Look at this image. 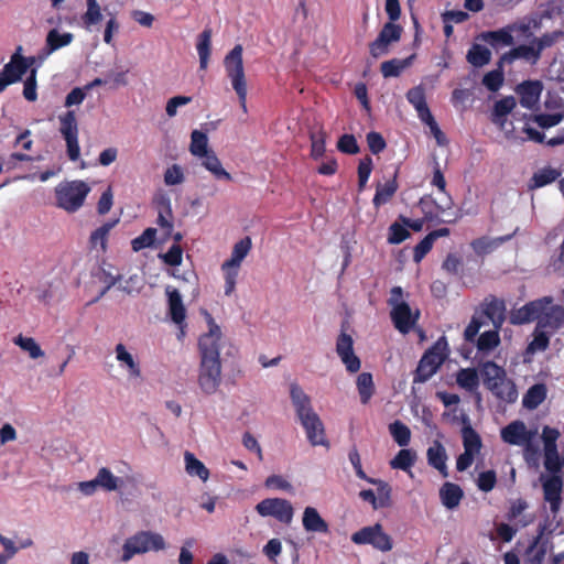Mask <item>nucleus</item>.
Instances as JSON below:
<instances>
[{
  "label": "nucleus",
  "instance_id": "nucleus-1",
  "mask_svg": "<svg viewBox=\"0 0 564 564\" xmlns=\"http://www.w3.org/2000/svg\"><path fill=\"white\" fill-rule=\"evenodd\" d=\"M208 332L198 339L200 354V366L198 373V384L206 394H213L217 391L221 382V362L219 349L221 341V329L216 324L209 313H205Z\"/></svg>",
  "mask_w": 564,
  "mask_h": 564
},
{
  "label": "nucleus",
  "instance_id": "nucleus-2",
  "mask_svg": "<svg viewBox=\"0 0 564 564\" xmlns=\"http://www.w3.org/2000/svg\"><path fill=\"white\" fill-rule=\"evenodd\" d=\"M509 322L512 325L536 322L538 329L554 334L564 326V306L555 304L552 296H543L513 310Z\"/></svg>",
  "mask_w": 564,
  "mask_h": 564
},
{
  "label": "nucleus",
  "instance_id": "nucleus-3",
  "mask_svg": "<svg viewBox=\"0 0 564 564\" xmlns=\"http://www.w3.org/2000/svg\"><path fill=\"white\" fill-rule=\"evenodd\" d=\"M290 397L295 408L296 415L305 430L307 441L312 446H326L329 447V442L326 437L324 424L314 411L311 398L303 391L297 383H291Z\"/></svg>",
  "mask_w": 564,
  "mask_h": 564
},
{
  "label": "nucleus",
  "instance_id": "nucleus-4",
  "mask_svg": "<svg viewBox=\"0 0 564 564\" xmlns=\"http://www.w3.org/2000/svg\"><path fill=\"white\" fill-rule=\"evenodd\" d=\"M404 293L401 286H393L387 301L390 306V318L400 333L408 334L416 325L420 318V311L412 310L406 301L403 300Z\"/></svg>",
  "mask_w": 564,
  "mask_h": 564
},
{
  "label": "nucleus",
  "instance_id": "nucleus-5",
  "mask_svg": "<svg viewBox=\"0 0 564 564\" xmlns=\"http://www.w3.org/2000/svg\"><path fill=\"white\" fill-rule=\"evenodd\" d=\"M243 47L237 44L227 53L224 58V67L227 77L230 79L232 89L238 96L240 107L243 112H247V79L243 67L242 58Z\"/></svg>",
  "mask_w": 564,
  "mask_h": 564
},
{
  "label": "nucleus",
  "instance_id": "nucleus-6",
  "mask_svg": "<svg viewBox=\"0 0 564 564\" xmlns=\"http://www.w3.org/2000/svg\"><path fill=\"white\" fill-rule=\"evenodd\" d=\"M90 192V187L84 181H65L55 187L56 206L75 213L83 205Z\"/></svg>",
  "mask_w": 564,
  "mask_h": 564
},
{
  "label": "nucleus",
  "instance_id": "nucleus-7",
  "mask_svg": "<svg viewBox=\"0 0 564 564\" xmlns=\"http://www.w3.org/2000/svg\"><path fill=\"white\" fill-rule=\"evenodd\" d=\"M165 549V541L159 533L141 531L129 538L122 547V561L131 560L135 554Z\"/></svg>",
  "mask_w": 564,
  "mask_h": 564
},
{
  "label": "nucleus",
  "instance_id": "nucleus-8",
  "mask_svg": "<svg viewBox=\"0 0 564 564\" xmlns=\"http://www.w3.org/2000/svg\"><path fill=\"white\" fill-rule=\"evenodd\" d=\"M261 517H273L284 524H290L294 516L292 503L283 498H265L254 507Z\"/></svg>",
  "mask_w": 564,
  "mask_h": 564
},
{
  "label": "nucleus",
  "instance_id": "nucleus-9",
  "mask_svg": "<svg viewBox=\"0 0 564 564\" xmlns=\"http://www.w3.org/2000/svg\"><path fill=\"white\" fill-rule=\"evenodd\" d=\"M59 132L66 142L67 155L70 161H77L80 155L78 143V124L74 110H68L58 117Z\"/></svg>",
  "mask_w": 564,
  "mask_h": 564
},
{
  "label": "nucleus",
  "instance_id": "nucleus-10",
  "mask_svg": "<svg viewBox=\"0 0 564 564\" xmlns=\"http://www.w3.org/2000/svg\"><path fill=\"white\" fill-rule=\"evenodd\" d=\"M501 438L505 443L510 445H523L525 444V458L529 460V455L536 454V448L531 445L533 433L527 430L524 422L516 420L509 423L501 430Z\"/></svg>",
  "mask_w": 564,
  "mask_h": 564
},
{
  "label": "nucleus",
  "instance_id": "nucleus-11",
  "mask_svg": "<svg viewBox=\"0 0 564 564\" xmlns=\"http://www.w3.org/2000/svg\"><path fill=\"white\" fill-rule=\"evenodd\" d=\"M402 26L392 22H387L380 30L377 39L369 44V52L373 58L386 55L389 52L391 43L401 39Z\"/></svg>",
  "mask_w": 564,
  "mask_h": 564
},
{
  "label": "nucleus",
  "instance_id": "nucleus-12",
  "mask_svg": "<svg viewBox=\"0 0 564 564\" xmlns=\"http://www.w3.org/2000/svg\"><path fill=\"white\" fill-rule=\"evenodd\" d=\"M336 352L348 372L356 373L360 370L361 362L359 357L354 352V339L349 334L341 332L338 335Z\"/></svg>",
  "mask_w": 564,
  "mask_h": 564
},
{
  "label": "nucleus",
  "instance_id": "nucleus-13",
  "mask_svg": "<svg viewBox=\"0 0 564 564\" xmlns=\"http://www.w3.org/2000/svg\"><path fill=\"white\" fill-rule=\"evenodd\" d=\"M29 66L30 63L23 56L15 53L0 73V91L7 86L19 82L26 73Z\"/></svg>",
  "mask_w": 564,
  "mask_h": 564
},
{
  "label": "nucleus",
  "instance_id": "nucleus-14",
  "mask_svg": "<svg viewBox=\"0 0 564 564\" xmlns=\"http://www.w3.org/2000/svg\"><path fill=\"white\" fill-rule=\"evenodd\" d=\"M444 358L433 349L427 350L419 361L414 372L413 382H426L437 371L443 364Z\"/></svg>",
  "mask_w": 564,
  "mask_h": 564
},
{
  "label": "nucleus",
  "instance_id": "nucleus-15",
  "mask_svg": "<svg viewBox=\"0 0 564 564\" xmlns=\"http://www.w3.org/2000/svg\"><path fill=\"white\" fill-rule=\"evenodd\" d=\"M165 294L167 296L169 316L171 317L172 322L180 327L181 333L183 334L186 319V308L183 303L181 293L177 289L167 285L165 288Z\"/></svg>",
  "mask_w": 564,
  "mask_h": 564
},
{
  "label": "nucleus",
  "instance_id": "nucleus-16",
  "mask_svg": "<svg viewBox=\"0 0 564 564\" xmlns=\"http://www.w3.org/2000/svg\"><path fill=\"white\" fill-rule=\"evenodd\" d=\"M481 313L491 321L496 329H500L506 321V303L495 295H488L481 303Z\"/></svg>",
  "mask_w": 564,
  "mask_h": 564
},
{
  "label": "nucleus",
  "instance_id": "nucleus-17",
  "mask_svg": "<svg viewBox=\"0 0 564 564\" xmlns=\"http://www.w3.org/2000/svg\"><path fill=\"white\" fill-rule=\"evenodd\" d=\"M543 85L540 80H524L517 86L520 105L527 109H533L540 100Z\"/></svg>",
  "mask_w": 564,
  "mask_h": 564
},
{
  "label": "nucleus",
  "instance_id": "nucleus-18",
  "mask_svg": "<svg viewBox=\"0 0 564 564\" xmlns=\"http://www.w3.org/2000/svg\"><path fill=\"white\" fill-rule=\"evenodd\" d=\"M541 55L536 46L532 45H518L511 48L509 52L502 54L500 57V64H512L516 59L523 58L531 64H536Z\"/></svg>",
  "mask_w": 564,
  "mask_h": 564
},
{
  "label": "nucleus",
  "instance_id": "nucleus-19",
  "mask_svg": "<svg viewBox=\"0 0 564 564\" xmlns=\"http://www.w3.org/2000/svg\"><path fill=\"white\" fill-rule=\"evenodd\" d=\"M302 524L305 531L314 533H329L328 523L321 517L317 509L306 507L303 512Z\"/></svg>",
  "mask_w": 564,
  "mask_h": 564
},
{
  "label": "nucleus",
  "instance_id": "nucleus-20",
  "mask_svg": "<svg viewBox=\"0 0 564 564\" xmlns=\"http://www.w3.org/2000/svg\"><path fill=\"white\" fill-rule=\"evenodd\" d=\"M540 480L542 484L543 499L545 501L562 498L564 487L563 475H541Z\"/></svg>",
  "mask_w": 564,
  "mask_h": 564
},
{
  "label": "nucleus",
  "instance_id": "nucleus-21",
  "mask_svg": "<svg viewBox=\"0 0 564 564\" xmlns=\"http://www.w3.org/2000/svg\"><path fill=\"white\" fill-rule=\"evenodd\" d=\"M116 359L119 361L122 368L127 369L128 376L130 378H140L141 377V367L140 364L134 359L132 354H130L123 344H117L115 348Z\"/></svg>",
  "mask_w": 564,
  "mask_h": 564
},
{
  "label": "nucleus",
  "instance_id": "nucleus-22",
  "mask_svg": "<svg viewBox=\"0 0 564 564\" xmlns=\"http://www.w3.org/2000/svg\"><path fill=\"white\" fill-rule=\"evenodd\" d=\"M251 248L252 241L249 236H246L245 238L240 239L238 242L235 243L230 258L223 263L221 268L239 269L241 262L248 256Z\"/></svg>",
  "mask_w": 564,
  "mask_h": 564
},
{
  "label": "nucleus",
  "instance_id": "nucleus-23",
  "mask_svg": "<svg viewBox=\"0 0 564 564\" xmlns=\"http://www.w3.org/2000/svg\"><path fill=\"white\" fill-rule=\"evenodd\" d=\"M488 390L499 400L506 403H513L518 398V390L514 382L507 377L497 383H492Z\"/></svg>",
  "mask_w": 564,
  "mask_h": 564
},
{
  "label": "nucleus",
  "instance_id": "nucleus-24",
  "mask_svg": "<svg viewBox=\"0 0 564 564\" xmlns=\"http://www.w3.org/2000/svg\"><path fill=\"white\" fill-rule=\"evenodd\" d=\"M464 497L463 489L453 482L446 481L440 489L443 506L449 510L457 508Z\"/></svg>",
  "mask_w": 564,
  "mask_h": 564
},
{
  "label": "nucleus",
  "instance_id": "nucleus-25",
  "mask_svg": "<svg viewBox=\"0 0 564 564\" xmlns=\"http://www.w3.org/2000/svg\"><path fill=\"white\" fill-rule=\"evenodd\" d=\"M198 158L203 160L202 165L209 171L216 180L232 181L231 174L223 167L220 160L213 150L207 151L206 154Z\"/></svg>",
  "mask_w": 564,
  "mask_h": 564
},
{
  "label": "nucleus",
  "instance_id": "nucleus-26",
  "mask_svg": "<svg viewBox=\"0 0 564 564\" xmlns=\"http://www.w3.org/2000/svg\"><path fill=\"white\" fill-rule=\"evenodd\" d=\"M399 188L397 182V172L393 177L387 181L384 184L378 183L376 186V194L372 198V204L376 208L389 203Z\"/></svg>",
  "mask_w": 564,
  "mask_h": 564
},
{
  "label": "nucleus",
  "instance_id": "nucleus-27",
  "mask_svg": "<svg viewBox=\"0 0 564 564\" xmlns=\"http://www.w3.org/2000/svg\"><path fill=\"white\" fill-rule=\"evenodd\" d=\"M426 456L430 466L437 469L443 477L448 476L446 451L440 442L436 441L433 446L429 447Z\"/></svg>",
  "mask_w": 564,
  "mask_h": 564
},
{
  "label": "nucleus",
  "instance_id": "nucleus-28",
  "mask_svg": "<svg viewBox=\"0 0 564 564\" xmlns=\"http://www.w3.org/2000/svg\"><path fill=\"white\" fill-rule=\"evenodd\" d=\"M511 238H512V235H507V236L498 237V238H495V239H490V238H488L486 236H482V237L474 239L470 242V247L473 248V250L475 251V253L477 256L482 257V256H486V254L490 253L498 246H500L501 243L510 240Z\"/></svg>",
  "mask_w": 564,
  "mask_h": 564
},
{
  "label": "nucleus",
  "instance_id": "nucleus-29",
  "mask_svg": "<svg viewBox=\"0 0 564 564\" xmlns=\"http://www.w3.org/2000/svg\"><path fill=\"white\" fill-rule=\"evenodd\" d=\"M212 29L206 28L204 31L198 35L196 50L199 56V68L206 69L208 66L210 52H212Z\"/></svg>",
  "mask_w": 564,
  "mask_h": 564
},
{
  "label": "nucleus",
  "instance_id": "nucleus-30",
  "mask_svg": "<svg viewBox=\"0 0 564 564\" xmlns=\"http://www.w3.org/2000/svg\"><path fill=\"white\" fill-rule=\"evenodd\" d=\"M547 389L543 383H535L528 389L522 399L525 409L534 410L546 399Z\"/></svg>",
  "mask_w": 564,
  "mask_h": 564
},
{
  "label": "nucleus",
  "instance_id": "nucleus-31",
  "mask_svg": "<svg viewBox=\"0 0 564 564\" xmlns=\"http://www.w3.org/2000/svg\"><path fill=\"white\" fill-rule=\"evenodd\" d=\"M416 453L410 448L400 449L397 455L390 460L392 469H400L411 475V468L416 462Z\"/></svg>",
  "mask_w": 564,
  "mask_h": 564
},
{
  "label": "nucleus",
  "instance_id": "nucleus-32",
  "mask_svg": "<svg viewBox=\"0 0 564 564\" xmlns=\"http://www.w3.org/2000/svg\"><path fill=\"white\" fill-rule=\"evenodd\" d=\"M462 437L464 451L474 455L479 454L482 442L480 435L475 431L470 424H466L462 427Z\"/></svg>",
  "mask_w": 564,
  "mask_h": 564
},
{
  "label": "nucleus",
  "instance_id": "nucleus-33",
  "mask_svg": "<svg viewBox=\"0 0 564 564\" xmlns=\"http://www.w3.org/2000/svg\"><path fill=\"white\" fill-rule=\"evenodd\" d=\"M74 40V35L69 32L59 33L57 29H52L45 40V48L47 53H53L64 46L69 45Z\"/></svg>",
  "mask_w": 564,
  "mask_h": 564
},
{
  "label": "nucleus",
  "instance_id": "nucleus-34",
  "mask_svg": "<svg viewBox=\"0 0 564 564\" xmlns=\"http://www.w3.org/2000/svg\"><path fill=\"white\" fill-rule=\"evenodd\" d=\"M118 220L107 221L90 234L89 246L91 249L100 246L102 251L107 250V241L111 229L117 225Z\"/></svg>",
  "mask_w": 564,
  "mask_h": 564
},
{
  "label": "nucleus",
  "instance_id": "nucleus-35",
  "mask_svg": "<svg viewBox=\"0 0 564 564\" xmlns=\"http://www.w3.org/2000/svg\"><path fill=\"white\" fill-rule=\"evenodd\" d=\"M414 55H411L404 59L392 58L381 63L380 72L384 78L397 77L403 69L409 67L412 63Z\"/></svg>",
  "mask_w": 564,
  "mask_h": 564
},
{
  "label": "nucleus",
  "instance_id": "nucleus-36",
  "mask_svg": "<svg viewBox=\"0 0 564 564\" xmlns=\"http://www.w3.org/2000/svg\"><path fill=\"white\" fill-rule=\"evenodd\" d=\"M481 377L485 387L488 389L492 383H497L507 377L506 371L502 367L498 366L494 361H487L481 367Z\"/></svg>",
  "mask_w": 564,
  "mask_h": 564
},
{
  "label": "nucleus",
  "instance_id": "nucleus-37",
  "mask_svg": "<svg viewBox=\"0 0 564 564\" xmlns=\"http://www.w3.org/2000/svg\"><path fill=\"white\" fill-rule=\"evenodd\" d=\"M457 384L467 390L475 391L479 386V376L475 368H462L456 373Z\"/></svg>",
  "mask_w": 564,
  "mask_h": 564
},
{
  "label": "nucleus",
  "instance_id": "nucleus-38",
  "mask_svg": "<svg viewBox=\"0 0 564 564\" xmlns=\"http://www.w3.org/2000/svg\"><path fill=\"white\" fill-rule=\"evenodd\" d=\"M185 469L189 476H197L203 481H206L209 477V470L206 466L195 457L191 452H185Z\"/></svg>",
  "mask_w": 564,
  "mask_h": 564
},
{
  "label": "nucleus",
  "instance_id": "nucleus-39",
  "mask_svg": "<svg viewBox=\"0 0 564 564\" xmlns=\"http://www.w3.org/2000/svg\"><path fill=\"white\" fill-rule=\"evenodd\" d=\"M453 205L454 202L449 195L444 204L436 203L435 213H437V219L435 221H442L445 224H455L458 221L463 215L460 212H451Z\"/></svg>",
  "mask_w": 564,
  "mask_h": 564
},
{
  "label": "nucleus",
  "instance_id": "nucleus-40",
  "mask_svg": "<svg viewBox=\"0 0 564 564\" xmlns=\"http://www.w3.org/2000/svg\"><path fill=\"white\" fill-rule=\"evenodd\" d=\"M544 468L550 475H563L564 456L557 448L544 451Z\"/></svg>",
  "mask_w": 564,
  "mask_h": 564
},
{
  "label": "nucleus",
  "instance_id": "nucleus-41",
  "mask_svg": "<svg viewBox=\"0 0 564 564\" xmlns=\"http://www.w3.org/2000/svg\"><path fill=\"white\" fill-rule=\"evenodd\" d=\"M467 62L475 67H482L491 59V52L486 46L474 44L467 52Z\"/></svg>",
  "mask_w": 564,
  "mask_h": 564
},
{
  "label": "nucleus",
  "instance_id": "nucleus-42",
  "mask_svg": "<svg viewBox=\"0 0 564 564\" xmlns=\"http://www.w3.org/2000/svg\"><path fill=\"white\" fill-rule=\"evenodd\" d=\"M517 102L512 96L503 97L495 102L492 121L495 123H503L506 117L514 109Z\"/></svg>",
  "mask_w": 564,
  "mask_h": 564
},
{
  "label": "nucleus",
  "instance_id": "nucleus-43",
  "mask_svg": "<svg viewBox=\"0 0 564 564\" xmlns=\"http://www.w3.org/2000/svg\"><path fill=\"white\" fill-rule=\"evenodd\" d=\"M481 37L492 47H497L500 44L506 46L513 44V36L508 29L484 32Z\"/></svg>",
  "mask_w": 564,
  "mask_h": 564
},
{
  "label": "nucleus",
  "instance_id": "nucleus-44",
  "mask_svg": "<svg viewBox=\"0 0 564 564\" xmlns=\"http://www.w3.org/2000/svg\"><path fill=\"white\" fill-rule=\"evenodd\" d=\"M561 172L552 167H543L535 172L531 178V188H540L556 181Z\"/></svg>",
  "mask_w": 564,
  "mask_h": 564
},
{
  "label": "nucleus",
  "instance_id": "nucleus-45",
  "mask_svg": "<svg viewBox=\"0 0 564 564\" xmlns=\"http://www.w3.org/2000/svg\"><path fill=\"white\" fill-rule=\"evenodd\" d=\"M87 10L82 15L83 25L89 30L102 20L101 8L97 0H86Z\"/></svg>",
  "mask_w": 564,
  "mask_h": 564
},
{
  "label": "nucleus",
  "instance_id": "nucleus-46",
  "mask_svg": "<svg viewBox=\"0 0 564 564\" xmlns=\"http://www.w3.org/2000/svg\"><path fill=\"white\" fill-rule=\"evenodd\" d=\"M357 389L361 403L367 404L375 392V384L370 372H361L357 377Z\"/></svg>",
  "mask_w": 564,
  "mask_h": 564
},
{
  "label": "nucleus",
  "instance_id": "nucleus-47",
  "mask_svg": "<svg viewBox=\"0 0 564 564\" xmlns=\"http://www.w3.org/2000/svg\"><path fill=\"white\" fill-rule=\"evenodd\" d=\"M13 343L19 346L23 351L28 352L31 359L44 357V350L35 341L33 337H25L22 335L17 336Z\"/></svg>",
  "mask_w": 564,
  "mask_h": 564
},
{
  "label": "nucleus",
  "instance_id": "nucleus-48",
  "mask_svg": "<svg viewBox=\"0 0 564 564\" xmlns=\"http://www.w3.org/2000/svg\"><path fill=\"white\" fill-rule=\"evenodd\" d=\"M389 432L399 446H406L411 441V430L399 420L389 425Z\"/></svg>",
  "mask_w": 564,
  "mask_h": 564
},
{
  "label": "nucleus",
  "instance_id": "nucleus-49",
  "mask_svg": "<svg viewBox=\"0 0 564 564\" xmlns=\"http://www.w3.org/2000/svg\"><path fill=\"white\" fill-rule=\"evenodd\" d=\"M210 149L208 148V138L207 134L199 131L194 130L191 134V144L189 152L192 155L198 158L207 153Z\"/></svg>",
  "mask_w": 564,
  "mask_h": 564
},
{
  "label": "nucleus",
  "instance_id": "nucleus-50",
  "mask_svg": "<svg viewBox=\"0 0 564 564\" xmlns=\"http://www.w3.org/2000/svg\"><path fill=\"white\" fill-rule=\"evenodd\" d=\"M95 478L98 487H101L107 491L117 490L119 484L122 482V480L119 477H116L107 467L100 468Z\"/></svg>",
  "mask_w": 564,
  "mask_h": 564
},
{
  "label": "nucleus",
  "instance_id": "nucleus-51",
  "mask_svg": "<svg viewBox=\"0 0 564 564\" xmlns=\"http://www.w3.org/2000/svg\"><path fill=\"white\" fill-rule=\"evenodd\" d=\"M502 66L503 64L499 62L498 68L488 72L482 78L484 86L492 93L498 91L503 84L505 75Z\"/></svg>",
  "mask_w": 564,
  "mask_h": 564
},
{
  "label": "nucleus",
  "instance_id": "nucleus-52",
  "mask_svg": "<svg viewBox=\"0 0 564 564\" xmlns=\"http://www.w3.org/2000/svg\"><path fill=\"white\" fill-rule=\"evenodd\" d=\"M556 527H552V521L549 517H546L542 522L538 525V534L527 549V553L530 554L534 551V549L545 539L549 540V538L553 534Z\"/></svg>",
  "mask_w": 564,
  "mask_h": 564
},
{
  "label": "nucleus",
  "instance_id": "nucleus-53",
  "mask_svg": "<svg viewBox=\"0 0 564 564\" xmlns=\"http://www.w3.org/2000/svg\"><path fill=\"white\" fill-rule=\"evenodd\" d=\"M500 344L499 329L482 333L477 339L479 351H490Z\"/></svg>",
  "mask_w": 564,
  "mask_h": 564
},
{
  "label": "nucleus",
  "instance_id": "nucleus-54",
  "mask_svg": "<svg viewBox=\"0 0 564 564\" xmlns=\"http://www.w3.org/2000/svg\"><path fill=\"white\" fill-rule=\"evenodd\" d=\"M550 335L551 334L547 330L538 329L536 327L534 330L533 339L527 347V351L531 354L536 351H544L550 345Z\"/></svg>",
  "mask_w": 564,
  "mask_h": 564
},
{
  "label": "nucleus",
  "instance_id": "nucleus-55",
  "mask_svg": "<svg viewBox=\"0 0 564 564\" xmlns=\"http://www.w3.org/2000/svg\"><path fill=\"white\" fill-rule=\"evenodd\" d=\"M380 527H381L380 523H376L375 525L365 527V528L356 531L355 533H352L351 541L355 544H359V545H362V544L371 545L373 543L377 531H379Z\"/></svg>",
  "mask_w": 564,
  "mask_h": 564
},
{
  "label": "nucleus",
  "instance_id": "nucleus-56",
  "mask_svg": "<svg viewBox=\"0 0 564 564\" xmlns=\"http://www.w3.org/2000/svg\"><path fill=\"white\" fill-rule=\"evenodd\" d=\"M156 229L155 228H147L140 236L132 239L131 248L133 251L138 252L145 248L151 247L155 241Z\"/></svg>",
  "mask_w": 564,
  "mask_h": 564
},
{
  "label": "nucleus",
  "instance_id": "nucleus-57",
  "mask_svg": "<svg viewBox=\"0 0 564 564\" xmlns=\"http://www.w3.org/2000/svg\"><path fill=\"white\" fill-rule=\"evenodd\" d=\"M410 237V231L403 223L394 221L389 227L388 242L399 245Z\"/></svg>",
  "mask_w": 564,
  "mask_h": 564
},
{
  "label": "nucleus",
  "instance_id": "nucleus-58",
  "mask_svg": "<svg viewBox=\"0 0 564 564\" xmlns=\"http://www.w3.org/2000/svg\"><path fill=\"white\" fill-rule=\"evenodd\" d=\"M564 37V32L562 30H556L553 32L544 33L540 37H535L533 40V44L539 50L541 54L543 50L553 46L560 39Z\"/></svg>",
  "mask_w": 564,
  "mask_h": 564
},
{
  "label": "nucleus",
  "instance_id": "nucleus-59",
  "mask_svg": "<svg viewBox=\"0 0 564 564\" xmlns=\"http://www.w3.org/2000/svg\"><path fill=\"white\" fill-rule=\"evenodd\" d=\"M417 206L423 214V218L427 223L435 221L437 219V213H435L436 202L431 195L421 197Z\"/></svg>",
  "mask_w": 564,
  "mask_h": 564
},
{
  "label": "nucleus",
  "instance_id": "nucleus-60",
  "mask_svg": "<svg viewBox=\"0 0 564 564\" xmlns=\"http://www.w3.org/2000/svg\"><path fill=\"white\" fill-rule=\"evenodd\" d=\"M325 137L324 131L311 133V156L314 160L321 159L325 153Z\"/></svg>",
  "mask_w": 564,
  "mask_h": 564
},
{
  "label": "nucleus",
  "instance_id": "nucleus-61",
  "mask_svg": "<svg viewBox=\"0 0 564 564\" xmlns=\"http://www.w3.org/2000/svg\"><path fill=\"white\" fill-rule=\"evenodd\" d=\"M337 149L346 154H357L360 149L354 134L345 133L337 142Z\"/></svg>",
  "mask_w": 564,
  "mask_h": 564
},
{
  "label": "nucleus",
  "instance_id": "nucleus-62",
  "mask_svg": "<svg viewBox=\"0 0 564 564\" xmlns=\"http://www.w3.org/2000/svg\"><path fill=\"white\" fill-rule=\"evenodd\" d=\"M406 99L415 108L416 111L427 106L425 91L422 86H415L409 89L406 93Z\"/></svg>",
  "mask_w": 564,
  "mask_h": 564
},
{
  "label": "nucleus",
  "instance_id": "nucleus-63",
  "mask_svg": "<svg viewBox=\"0 0 564 564\" xmlns=\"http://www.w3.org/2000/svg\"><path fill=\"white\" fill-rule=\"evenodd\" d=\"M163 209L159 212L158 216V225L166 230V235H170L173 229V224L171 221L172 218V210H171V204L169 199L162 200Z\"/></svg>",
  "mask_w": 564,
  "mask_h": 564
},
{
  "label": "nucleus",
  "instance_id": "nucleus-64",
  "mask_svg": "<svg viewBox=\"0 0 564 564\" xmlns=\"http://www.w3.org/2000/svg\"><path fill=\"white\" fill-rule=\"evenodd\" d=\"M496 482H497V475H496V471L492 469L482 471L478 475L477 486L484 492L491 491L495 488Z\"/></svg>",
  "mask_w": 564,
  "mask_h": 564
}]
</instances>
